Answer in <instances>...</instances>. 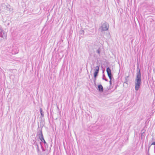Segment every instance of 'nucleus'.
<instances>
[{"instance_id": "7", "label": "nucleus", "mask_w": 155, "mask_h": 155, "mask_svg": "<svg viewBox=\"0 0 155 155\" xmlns=\"http://www.w3.org/2000/svg\"><path fill=\"white\" fill-rule=\"evenodd\" d=\"M41 142H40V144L42 150L43 151H45V149L43 147V146L42 142H43L44 143H45L46 141L45 140L44 138H43V139H41Z\"/></svg>"}, {"instance_id": "3", "label": "nucleus", "mask_w": 155, "mask_h": 155, "mask_svg": "<svg viewBox=\"0 0 155 155\" xmlns=\"http://www.w3.org/2000/svg\"><path fill=\"white\" fill-rule=\"evenodd\" d=\"M7 34L6 32L2 29L0 30V41L6 38Z\"/></svg>"}, {"instance_id": "4", "label": "nucleus", "mask_w": 155, "mask_h": 155, "mask_svg": "<svg viewBox=\"0 0 155 155\" xmlns=\"http://www.w3.org/2000/svg\"><path fill=\"white\" fill-rule=\"evenodd\" d=\"M106 71L107 73V75L110 79L109 81L110 85H111V79L112 78V75L111 72V70L109 67H107L106 69Z\"/></svg>"}, {"instance_id": "2", "label": "nucleus", "mask_w": 155, "mask_h": 155, "mask_svg": "<svg viewBox=\"0 0 155 155\" xmlns=\"http://www.w3.org/2000/svg\"><path fill=\"white\" fill-rule=\"evenodd\" d=\"M109 25L106 22L102 23L101 26L100 27L99 29L101 30V31H107L108 29Z\"/></svg>"}, {"instance_id": "9", "label": "nucleus", "mask_w": 155, "mask_h": 155, "mask_svg": "<svg viewBox=\"0 0 155 155\" xmlns=\"http://www.w3.org/2000/svg\"><path fill=\"white\" fill-rule=\"evenodd\" d=\"M42 152H40L39 153L38 155H48V153L47 151H46V150L45 151H42Z\"/></svg>"}, {"instance_id": "13", "label": "nucleus", "mask_w": 155, "mask_h": 155, "mask_svg": "<svg viewBox=\"0 0 155 155\" xmlns=\"http://www.w3.org/2000/svg\"><path fill=\"white\" fill-rule=\"evenodd\" d=\"M45 145V149L46 150V149L48 148V144L45 142V143H44Z\"/></svg>"}, {"instance_id": "15", "label": "nucleus", "mask_w": 155, "mask_h": 155, "mask_svg": "<svg viewBox=\"0 0 155 155\" xmlns=\"http://www.w3.org/2000/svg\"><path fill=\"white\" fill-rule=\"evenodd\" d=\"M155 145V141L153 142L151 144V145Z\"/></svg>"}, {"instance_id": "8", "label": "nucleus", "mask_w": 155, "mask_h": 155, "mask_svg": "<svg viewBox=\"0 0 155 155\" xmlns=\"http://www.w3.org/2000/svg\"><path fill=\"white\" fill-rule=\"evenodd\" d=\"M34 144L36 148V149L38 153V154L41 151L39 148V146L37 143L36 141H35Z\"/></svg>"}, {"instance_id": "10", "label": "nucleus", "mask_w": 155, "mask_h": 155, "mask_svg": "<svg viewBox=\"0 0 155 155\" xmlns=\"http://www.w3.org/2000/svg\"><path fill=\"white\" fill-rule=\"evenodd\" d=\"M98 90L100 92H103V88L101 84H100L98 86Z\"/></svg>"}, {"instance_id": "14", "label": "nucleus", "mask_w": 155, "mask_h": 155, "mask_svg": "<svg viewBox=\"0 0 155 155\" xmlns=\"http://www.w3.org/2000/svg\"><path fill=\"white\" fill-rule=\"evenodd\" d=\"M96 52L99 55L100 54V52H101V51H100V48H99L97 50V51H96Z\"/></svg>"}, {"instance_id": "5", "label": "nucleus", "mask_w": 155, "mask_h": 155, "mask_svg": "<svg viewBox=\"0 0 155 155\" xmlns=\"http://www.w3.org/2000/svg\"><path fill=\"white\" fill-rule=\"evenodd\" d=\"M99 66H97L96 67L95 69V71L94 73V77L96 78L98 75V74L99 73Z\"/></svg>"}, {"instance_id": "1", "label": "nucleus", "mask_w": 155, "mask_h": 155, "mask_svg": "<svg viewBox=\"0 0 155 155\" xmlns=\"http://www.w3.org/2000/svg\"><path fill=\"white\" fill-rule=\"evenodd\" d=\"M136 74L135 81V89L136 91H137L140 88L141 81L140 69L139 68L138 65L137 66Z\"/></svg>"}, {"instance_id": "16", "label": "nucleus", "mask_w": 155, "mask_h": 155, "mask_svg": "<svg viewBox=\"0 0 155 155\" xmlns=\"http://www.w3.org/2000/svg\"><path fill=\"white\" fill-rule=\"evenodd\" d=\"M96 78H94V83H95V81H96Z\"/></svg>"}, {"instance_id": "11", "label": "nucleus", "mask_w": 155, "mask_h": 155, "mask_svg": "<svg viewBox=\"0 0 155 155\" xmlns=\"http://www.w3.org/2000/svg\"><path fill=\"white\" fill-rule=\"evenodd\" d=\"M40 113L41 116L43 117L44 116V112L42 111L41 108H40Z\"/></svg>"}, {"instance_id": "6", "label": "nucleus", "mask_w": 155, "mask_h": 155, "mask_svg": "<svg viewBox=\"0 0 155 155\" xmlns=\"http://www.w3.org/2000/svg\"><path fill=\"white\" fill-rule=\"evenodd\" d=\"M37 134L38 135V137L40 140H41V139H43L44 137L42 130H39L37 133Z\"/></svg>"}, {"instance_id": "12", "label": "nucleus", "mask_w": 155, "mask_h": 155, "mask_svg": "<svg viewBox=\"0 0 155 155\" xmlns=\"http://www.w3.org/2000/svg\"><path fill=\"white\" fill-rule=\"evenodd\" d=\"M102 79L103 80H105L106 81H108V80L105 78V76L104 74L103 75Z\"/></svg>"}]
</instances>
